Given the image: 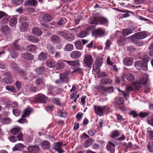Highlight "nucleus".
<instances>
[{
  "instance_id": "obj_1",
  "label": "nucleus",
  "mask_w": 153,
  "mask_h": 153,
  "mask_svg": "<svg viewBox=\"0 0 153 153\" xmlns=\"http://www.w3.org/2000/svg\"><path fill=\"white\" fill-rule=\"evenodd\" d=\"M148 79V75L144 74L140 77L139 80H137L133 84H134L136 89H138L141 87L142 85H144L147 83Z\"/></svg>"
},
{
  "instance_id": "obj_2",
  "label": "nucleus",
  "mask_w": 153,
  "mask_h": 153,
  "mask_svg": "<svg viewBox=\"0 0 153 153\" xmlns=\"http://www.w3.org/2000/svg\"><path fill=\"white\" fill-rule=\"evenodd\" d=\"M64 61L67 63L68 65L72 66L73 69V73L78 72L79 73H82V68H80L79 66L80 64L78 61H70L64 60Z\"/></svg>"
},
{
  "instance_id": "obj_3",
  "label": "nucleus",
  "mask_w": 153,
  "mask_h": 153,
  "mask_svg": "<svg viewBox=\"0 0 153 153\" xmlns=\"http://www.w3.org/2000/svg\"><path fill=\"white\" fill-rule=\"evenodd\" d=\"M48 98L45 95L39 94L35 96L33 100L36 103H46Z\"/></svg>"
},
{
  "instance_id": "obj_4",
  "label": "nucleus",
  "mask_w": 153,
  "mask_h": 153,
  "mask_svg": "<svg viewBox=\"0 0 153 153\" xmlns=\"http://www.w3.org/2000/svg\"><path fill=\"white\" fill-rule=\"evenodd\" d=\"M149 60H146V61L144 62H142L140 61H137L134 63L135 67L138 70H143L146 71L148 69L147 62Z\"/></svg>"
},
{
  "instance_id": "obj_5",
  "label": "nucleus",
  "mask_w": 153,
  "mask_h": 153,
  "mask_svg": "<svg viewBox=\"0 0 153 153\" xmlns=\"http://www.w3.org/2000/svg\"><path fill=\"white\" fill-rule=\"evenodd\" d=\"M99 22L101 24H107L108 21L106 18L103 17H94L90 23L97 25L98 24Z\"/></svg>"
},
{
  "instance_id": "obj_6",
  "label": "nucleus",
  "mask_w": 153,
  "mask_h": 153,
  "mask_svg": "<svg viewBox=\"0 0 153 153\" xmlns=\"http://www.w3.org/2000/svg\"><path fill=\"white\" fill-rule=\"evenodd\" d=\"M94 107L96 114L99 116H101L103 115L104 111L106 108L105 105L102 106L94 105Z\"/></svg>"
},
{
  "instance_id": "obj_7",
  "label": "nucleus",
  "mask_w": 153,
  "mask_h": 153,
  "mask_svg": "<svg viewBox=\"0 0 153 153\" xmlns=\"http://www.w3.org/2000/svg\"><path fill=\"white\" fill-rule=\"evenodd\" d=\"M5 75V77L3 79V82L5 84H11L14 81L10 73L7 72Z\"/></svg>"
},
{
  "instance_id": "obj_8",
  "label": "nucleus",
  "mask_w": 153,
  "mask_h": 153,
  "mask_svg": "<svg viewBox=\"0 0 153 153\" xmlns=\"http://www.w3.org/2000/svg\"><path fill=\"white\" fill-rule=\"evenodd\" d=\"M121 78L124 81H125V79H126L127 80L130 82L133 81L135 79L134 75L130 73H127L126 74L123 73L121 75Z\"/></svg>"
},
{
  "instance_id": "obj_9",
  "label": "nucleus",
  "mask_w": 153,
  "mask_h": 153,
  "mask_svg": "<svg viewBox=\"0 0 153 153\" xmlns=\"http://www.w3.org/2000/svg\"><path fill=\"white\" fill-rule=\"evenodd\" d=\"M60 35L63 37L66 40L69 41H71L75 39V36L73 34L67 33L63 32L60 33Z\"/></svg>"
},
{
  "instance_id": "obj_10",
  "label": "nucleus",
  "mask_w": 153,
  "mask_h": 153,
  "mask_svg": "<svg viewBox=\"0 0 153 153\" xmlns=\"http://www.w3.org/2000/svg\"><path fill=\"white\" fill-rule=\"evenodd\" d=\"M83 62L88 67H90L93 62V59L91 55H86L85 56Z\"/></svg>"
},
{
  "instance_id": "obj_11",
  "label": "nucleus",
  "mask_w": 153,
  "mask_h": 153,
  "mask_svg": "<svg viewBox=\"0 0 153 153\" xmlns=\"http://www.w3.org/2000/svg\"><path fill=\"white\" fill-rule=\"evenodd\" d=\"M62 143L61 142L55 143L53 145L54 149L56 150L58 153H63L64 151L62 149Z\"/></svg>"
},
{
  "instance_id": "obj_12",
  "label": "nucleus",
  "mask_w": 153,
  "mask_h": 153,
  "mask_svg": "<svg viewBox=\"0 0 153 153\" xmlns=\"http://www.w3.org/2000/svg\"><path fill=\"white\" fill-rule=\"evenodd\" d=\"M134 36L136 38L141 39L145 38L147 36V35L144 31L138 32L134 35Z\"/></svg>"
},
{
  "instance_id": "obj_13",
  "label": "nucleus",
  "mask_w": 153,
  "mask_h": 153,
  "mask_svg": "<svg viewBox=\"0 0 153 153\" xmlns=\"http://www.w3.org/2000/svg\"><path fill=\"white\" fill-rule=\"evenodd\" d=\"M107 150L111 153H114L115 151V145L111 141H109L107 144Z\"/></svg>"
},
{
  "instance_id": "obj_14",
  "label": "nucleus",
  "mask_w": 153,
  "mask_h": 153,
  "mask_svg": "<svg viewBox=\"0 0 153 153\" xmlns=\"http://www.w3.org/2000/svg\"><path fill=\"white\" fill-rule=\"evenodd\" d=\"M81 55V53L78 51H72L71 54V57L73 59H77L79 58Z\"/></svg>"
},
{
  "instance_id": "obj_15",
  "label": "nucleus",
  "mask_w": 153,
  "mask_h": 153,
  "mask_svg": "<svg viewBox=\"0 0 153 153\" xmlns=\"http://www.w3.org/2000/svg\"><path fill=\"white\" fill-rule=\"evenodd\" d=\"M133 60V59L132 58L128 57L123 59V62L125 65L130 66L132 64Z\"/></svg>"
},
{
  "instance_id": "obj_16",
  "label": "nucleus",
  "mask_w": 153,
  "mask_h": 153,
  "mask_svg": "<svg viewBox=\"0 0 153 153\" xmlns=\"http://www.w3.org/2000/svg\"><path fill=\"white\" fill-rule=\"evenodd\" d=\"M27 149L30 153H36L39 151V148L37 146H31L28 147Z\"/></svg>"
},
{
  "instance_id": "obj_17",
  "label": "nucleus",
  "mask_w": 153,
  "mask_h": 153,
  "mask_svg": "<svg viewBox=\"0 0 153 153\" xmlns=\"http://www.w3.org/2000/svg\"><path fill=\"white\" fill-rule=\"evenodd\" d=\"M60 76V80L58 81H56L55 82L56 84H59L61 82H66L67 79V75L65 74H59Z\"/></svg>"
},
{
  "instance_id": "obj_18",
  "label": "nucleus",
  "mask_w": 153,
  "mask_h": 153,
  "mask_svg": "<svg viewBox=\"0 0 153 153\" xmlns=\"http://www.w3.org/2000/svg\"><path fill=\"white\" fill-rule=\"evenodd\" d=\"M51 41L55 43H58L60 42V39L56 35H53L51 37Z\"/></svg>"
},
{
  "instance_id": "obj_19",
  "label": "nucleus",
  "mask_w": 153,
  "mask_h": 153,
  "mask_svg": "<svg viewBox=\"0 0 153 153\" xmlns=\"http://www.w3.org/2000/svg\"><path fill=\"white\" fill-rule=\"evenodd\" d=\"M1 30L5 35L9 34L11 32L8 26L6 25L2 26Z\"/></svg>"
},
{
  "instance_id": "obj_20",
  "label": "nucleus",
  "mask_w": 153,
  "mask_h": 153,
  "mask_svg": "<svg viewBox=\"0 0 153 153\" xmlns=\"http://www.w3.org/2000/svg\"><path fill=\"white\" fill-rule=\"evenodd\" d=\"M22 56L23 58L27 60H32L33 59V56L28 52L23 53L22 54Z\"/></svg>"
},
{
  "instance_id": "obj_21",
  "label": "nucleus",
  "mask_w": 153,
  "mask_h": 153,
  "mask_svg": "<svg viewBox=\"0 0 153 153\" xmlns=\"http://www.w3.org/2000/svg\"><path fill=\"white\" fill-rule=\"evenodd\" d=\"M32 33H33L37 36H39L41 35L42 31L41 30L37 27H35L32 29Z\"/></svg>"
},
{
  "instance_id": "obj_22",
  "label": "nucleus",
  "mask_w": 153,
  "mask_h": 153,
  "mask_svg": "<svg viewBox=\"0 0 153 153\" xmlns=\"http://www.w3.org/2000/svg\"><path fill=\"white\" fill-rule=\"evenodd\" d=\"M95 34L96 35L101 36L105 33V31L102 28H98L95 30Z\"/></svg>"
},
{
  "instance_id": "obj_23",
  "label": "nucleus",
  "mask_w": 153,
  "mask_h": 153,
  "mask_svg": "<svg viewBox=\"0 0 153 153\" xmlns=\"http://www.w3.org/2000/svg\"><path fill=\"white\" fill-rule=\"evenodd\" d=\"M113 89L112 87L104 88L103 89V95L106 96L107 95L106 93H110L113 92Z\"/></svg>"
},
{
  "instance_id": "obj_24",
  "label": "nucleus",
  "mask_w": 153,
  "mask_h": 153,
  "mask_svg": "<svg viewBox=\"0 0 153 153\" xmlns=\"http://www.w3.org/2000/svg\"><path fill=\"white\" fill-rule=\"evenodd\" d=\"M52 19V17L48 14H44L42 17V21L45 22H50L51 21Z\"/></svg>"
},
{
  "instance_id": "obj_25",
  "label": "nucleus",
  "mask_w": 153,
  "mask_h": 153,
  "mask_svg": "<svg viewBox=\"0 0 153 153\" xmlns=\"http://www.w3.org/2000/svg\"><path fill=\"white\" fill-rule=\"evenodd\" d=\"M38 58L41 61L46 60L47 58V53H45L43 52L41 53L38 56Z\"/></svg>"
},
{
  "instance_id": "obj_26",
  "label": "nucleus",
  "mask_w": 153,
  "mask_h": 153,
  "mask_svg": "<svg viewBox=\"0 0 153 153\" xmlns=\"http://www.w3.org/2000/svg\"><path fill=\"white\" fill-rule=\"evenodd\" d=\"M27 39L29 41L33 42H38L39 41L38 38L31 35L27 36Z\"/></svg>"
},
{
  "instance_id": "obj_27",
  "label": "nucleus",
  "mask_w": 153,
  "mask_h": 153,
  "mask_svg": "<svg viewBox=\"0 0 153 153\" xmlns=\"http://www.w3.org/2000/svg\"><path fill=\"white\" fill-rule=\"evenodd\" d=\"M41 146L44 149H48L50 147V143L48 141H45L42 143Z\"/></svg>"
},
{
  "instance_id": "obj_28",
  "label": "nucleus",
  "mask_w": 153,
  "mask_h": 153,
  "mask_svg": "<svg viewBox=\"0 0 153 153\" xmlns=\"http://www.w3.org/2000/svg\"><path fill=\"white\" fill-rule=\"evenodd\" d=\"M28 27V25L27 22H24L22 23L20 28L21 31L24 32L26 30Z\"/></svg>"
},
{
  "instance_id": "obj_29",
  "label": "nucleus",
  "mask_w": 153,
  "mask_h": 153,
  "mask_svg": "<svg viewBox=\"0 0 153 153\" xmlns=\"http://www.w3.org/2000/svg\"><path fill=\"white\" fill-rule=\"evenodd\" d=\"M48 52L50 54H53L54 52V49L51 44H48L47 45Z\"/></svg>"
},
{
  "instance_id": "obj_30",
  "label": "nucleus",
  "mask_w": 153,
  "mask_h": 153,
  "mask_svg": "<svg viewBox=\"0 0 153 153\" xmlns=\"http://www.w3.org/2000/svg\"><path fill=\"white\" fill-rule=\"evenodd\" d=\"M102 84H110L111 83L112 81L108 78H103L101 80Z\"/></svg>"
},
{
  "instance_id": "obj_31",
  "label": "nucleus",
  "mask_w": 153,
  "mask_h": 153,
  "mask_svg": "<svg viewBox=\"0 0 153 153\" xmlns=\"http://www.w3.org/2000/svg\"><path fill=\"white\" fill-rule=\"evenodd\" d=\"M133 89V88L131 86H129L126 88L125 91V95H124V97L126 100L127 99L126 97L128 95L130 91L132 90Z\"/></svg>"
},
{
  "instance_id": "obj_32",
  "label": "nucleus",
  "mask_w": 153,
  "mask_h": 153,
  "mask_svg": "<svg viewBox=\"0 0 153 153\" xmlns=\"http://www.w3.org/2000/svg\"><path fill=\"white\" fill-rule=\"evenodd\" d=\"M73 48V45L72 44L68 43L65 45L64 49L65 50L67 51H72Z\"/></svg>"
},
{
  "instance_id": "obj_33",
  "label": "nucleus",
  "mask_w": 153,
  "mask_h": 153,
  "mask_svg": "<svg viewBox=\"0 0 153 153\" xmlns=\"http://www.w3.org/2000/svg\"><path fill=\"white\" fill-rule=\"evenodd\" d=\"M56 66L57 69H61L63 68L64 64L61 60H59L57 62Z\"/></svg>"
},
{
  "instance_id": "obj_34",
  "label": "nucleus",
  "mask_w": 153,
  "mask_h": 153,
  "mask_svg": "<svg viewBox=\"0 0 153 153\" xmlns=\"http://www.w3.org/2000/svg\"><path fill=\"white\" fill-rule=\"evenodd\" d=\"M45 70L44 67H41L36 69L35 71L39 74H42L45 72Z\"/></svg>"
},
{
  "instance_id": "obj_35",
  "label": "nucleus",
  "mask_w": 153,
  "mask_h": 153,
  "mask_svg": "<svg viewBox=\"0 0 153 153\" xmlns=\"http://www.w3.org/2000/svg\"><path fill=\"white\" fill-rule=\"evenodd\" d=\"M24 148V145L22 144L19 143L16 144L13 148V149L14 151L20 150Z\"/></svg>"
},
{
  "instance_id": "obj_36",
  "label": "nucleus",
  "mask_w": 153,
  "mask_h": 153,
  "mask_svg": "<svg viewBox=\"0 0 153 153\" xmlns=\"http://www.w3.org/2000/svg\"><path fill=\"white\" fill-rule=\"evenodd\" d=\"M38 3L36 0H32L29 1L25 5L35 6Z\"/></svg>"
},
{
  "instance_id": "obj_37",
  "label": "nucleus",
  "mask_w": 153,
  "mask_h": 153,
  "mask_svg": "<svg viewBox=\"0 0 153 153\" xmlns=\"http://www.w3.org/2000/svg\"><path fill=\"white\" fill-rule=\"evenodd\" d=\"M17 19L16 18H11L9 20V24L11 26H13L16 24Z\"/></svg>"
},
{
  "instance_id": "obj_38",
  "label": "nucleus",
  "mask_w": 153,
  "mask_h": 153,
  "mask_svg": "<svg viewBox=\"0 0 153 153\" xmlns=\"http://www.w3.org/2000/svg\"><path fill=\"white\" fill-rule=\"evenodd\" d=\"M36 46L33 45H30L27 47V51L30 52L34 51L36 50Z\"/></svg>"
},
{
  "instance_id": "obj_39",
  "label": "nucleus",
  "mask_w": 153,
  "mask_h": 153,
  "mask_svg": "<svg viewBox=\"0 0 153 153\" xmlns=\"http://www.w3.org/2000/svg\"><path fill=\"white\" fill-rule=\"evenodd\" d=\"M132 33V30L131 28L127 29L123 31V33L124 36L128 35Z\"/></svg>"
},
{
  "instance_id": "obj_40",
  "label": "nucleus",
  "mask_w": 153,
  "mask_h": 153,
  "mask_svg": "<svg viewBox=\"0 0 153 153\" xmlns=\"http://www.w3.org/2000/svg\"><path fill=\"white\" fill-rule=\"evenodd\" d=\"M21 129L19 127H16L13 128L11 131V133L13 134L17 135L19 133V131Z\"/></svg>"
},
{
  "instance_id": "obj_41",
  "label": "nucleus",
  "mask_w": 153,
  "mask_h": 153,
  "mask_svg": "<svg viewBox=\"0 0 153 153\" xmlns=\"http://www.w3.org/2000/svg\"><path fill=\"white\" fill-rule=\"evenodd\" d=\"M46 64L48 67L51 68L55 65V63L53 60H49L46 62Z\"/></svg>"
},
{
  "instance_id": "obj_42",
  "label": "nucleus",
  "mask_w": 153,
  "mask_h": 153,
  "mask_svg": "<svg viewBox=\"0 0 153 153\" xmlns=\"http://www.w3.org/2000/svg\"><path fill=\"white\" fill-rule=\"evenodd\" d=\"M1 120L2 123L5 124H9L11 122V120L8 117L4 118Z\"/></svg>"
},
{
  "instance_id": "obj_43",
  "label": "nucleus",
  "mask_w": 153,
  "mask_h": 153,
  "mask_svg": "<svg viewBox=\"0 0 153 153\" xmlns=\"http://www.w3.org/2000/svg\"><path fill=\"white\" fill-rule=\"evenodd\" d=\"M93 143V140L92 139H89L86 140L85 143V147L87 148L91 146Z\"/></svg>"
},
{
  "instance_id": "obj_44",
  "label": "nucleus",
  "mask_w": 153,
  "mask_h": 153,
  "mask_svg": "<svg viewBox=\"0 0 153 153\" xmlns=\"http://www.w3.org/2000/svg\"><path fill=\"white\" fill-rule=\"evenodd\" d=\"M87 35V32L86 31H82L79 34H77V37L81 38H84Z\"/></svg>"
},
{
  "instance_id": "obj_45",
  "label": "nucleus",
  "mask_w": 153,
  "mask_h": 153,
  "mask_svg": "<svg viewBox=\"0 0 153 153\" xmlns=\"http://www.w3.org/2000/svg\"><path fill=\"white\" fill-rule=\"evenodd\" d=\"M126 43L125 39L123 37H121L117 42V43L119 45H123Z\"/></svg>"
},
{
  "instance_id": "obj_46",
  "label": "nucleus",
  "mask_w": 153,
  "mask_h": 153,
  "mask_svg": "<svg viewBox=\"0 0 153 153\" xmlns=\"http://www.w3.org/2000/svg\"><path fill=\"white\" fill-rule=\"evenodd\" d=\"M23 0H12V2L13 4L15 6L19 5L22 3Z\"/></svg>"
},
{
  "instance_id": "obj_47",
  "label": "nucleus",
  "mask_w": 153,
  "mask_h": 153,
  "mask_svg": "<svg viewBox=\"0 0 153 153\" xmlns=\"http://www.w3.org/2000/svg\"><path fill=\"white\" fill-rule=\"evenodd\" d=\"M30 113V110L29 108H26L24 110V113L23 117H26L29 116Z\"/></svg>"
},
{
  "instance_id": "obj_48",
  "label": "nucleus",
  "mask_w": 153,
  "mask_h": 153,
  "mask_svg": "<svg viewBox=\"0 0 153 153\" xmlns=\"http://www.w3.org/2000/svg\"><path fill=\"white\" fill-rule=\"evenodd\" d=\"M6 90L11 91L13 93H14L16 91V89L13 86H7L6 87Z\"/></svg>"
},
{
  "instance_id": "obj_49",
  "label": "nucleus",
  "mask_w": 153,
  "mask_h": 153,
  "mask_svg": "<svg viewBox=\"0 0 153 153\" xmlns=\"http://www.w3.org/2000/svg\"><path fill=\"white\" fill-rule=\"evenodd\" d=\"M76 48L78 49H81L82 48V44L80 41H77L75 43Z\"/></svg>"
},
{
  "instance_id": "obj_50",
  "label": "nucleus",
  "mask_w": 153,
  "mask_h": 153,
  "mask_svg": "<svg viewBox=\"0 0 153 153\" xmlns=\"http://www.w3.org/2000/svg\"><path fill=\"white\" fill-rule=\"evenodd\" d=\"M148 150L151 152H153V142L149 143L148 145Z\"/></svg>"
},
{
  "instance_id": "obj_51",
  "label": "nucleus",
  "mask_w": 153,
  "mask_h": 153,
  "mask_svg": "<svg viewBox=\"0 0 153 153\" xmlns=\"http://www.w3.org/2000/svg\"><path fill=\"white\" fill-rule=\"evenodd\" d=\"M149 113L148 112H140L139 114V115L140 117L142 118L145 117H147L148 115H149Z\"/></svg>"
},
{
  "instance_id": "obj_52",
  "label": "nucleus",
  "mask_w": 153,
  "mask_h": 153,
  "mask_svg": "<svg viewBox=\"0 0 153 153\" xmlns=\"http://www.w3.org/2000/svg\"><path fill=\"white\" fill-rule=\"evenodd\" d=\"M66 114L67 113L63 109L59 111V115L61 117H65Z\"/></svg>"
},
{
  "instance_id": "obj_53",
  "label": "nucleus",
  "mask_w": 153,
  "mask_h": 153,
  "mask_svg": "<svg viewBox=\"0 0 153 153\" xmlns=\"http://www.w3.org/2000/svg\"><path fill=\"white\" fill-rule=\"evenodd\" d=\"M25 117H23L22 115V118L18 120V122L20 123H27V120L26 119H25Z\"/></svg>"
},
{
  "instance_id": "obj_54",
  "label": "nucleus",
  "mask_w": 153,
  "mask_h": 153,
  "mask_svg": "<svg viewBox=\"0 0 153 153\" xmlns=\"http://www.w3.org/2000/svg\"><path fill=\"white\" fill-rule=\"evenodd\" d=\"M96 62L98 66H100L103 63V59L102 58H98L96 59Z\"/></svg>"
},
{
  "instance_id": "obj_55",
  "label": "nucleus",
  "mask_w": 153,
  "mask_h": 153,
  "mask_svg": "<svg viewBox=\"0 0 153 153\" xmlns=\"http://www.w3.org/2000/svg\"><path fill=\"white\" fill-rule=\"evenodd\" d=\"M36 84L37 85H40L44 83V80L41 78L38 79L36 81Z\"/></svg>"
},
{
  "instance_id": "obj_56",
  "label": "nucleus",
  "mask_w": 153,
  "mask_h": 153,
  "mask_svg": "<svg viewBox=\"0 0 153 153\" xmlns=\"http://www.w3.org/2000/svg\"><path fill=\"white\" fill-rule=\"evenodd\" d=\"M83 114L82 112L78 113L76 116V118L77 120L80 121L82 117Z\"/></svg>"
},
{
  "instance_id": "obj_57",
  "label": "nucleus",
  "mask_w": 153,
  "mask_h": 153,
  "mask_svg": "<svg viewBox=\"0 0 153 153\" xmlns=\"http://www.w3.org/2000/svg\"><path fill=\"white\" fill-rule=\"evenodd\" d=\"M20 111L18 109H13V114L16 116H19L20 114Z\"/></svg>"
},
{
  "instance_id": "obj_58",
  "label": "nucleus",
  "mask_w": 153,
  "mask_h": 153,
  "mask_svg": "<svg viewBox=\"0 0 153 153\" xmlns=\"http://www.w3.org/2000/svg\"><path fill=\"white\" fill-rule=\"evenodd\" d=\"M18 73L19 74L20 76L23 78L26 79V74L22 70H19Z\"/></svg>"
},
{
  "instance_id": "obj_59",
  "label": "nucleus",
  "mask_w": 153,
  "mask_h": 153,
  "mask_svg": "<svg viewBox=\"0 0 153 153\" xmlns=\"http://www.w3.org/2000/svg\"><path fill=\"white\" fill-rule=\"evenodd\" d=\"M53 102L55 104L58 105H60V103L59 102V100L58 98H53L52 99Z\"/></svg>"
},
{
  "instance_id": "obj_60",
  "label": "nucleus",
  "mask_w": 153,
  "mask_h": 153,
  "mask_svg": "<svg viewBox=\"0 0 153 153\" xmlns=\"http://www.w3.org/2000/svg\"><path fill=\"white\" fill-rule=\"evenodd\" d=\"M88 134L91 136H93L95 135V132L93 129H92L88 130Z\"/></svg>"
},
{
  "instance_id": "obj_61",
  "label": "nucleus",
  "mask_w": 153,
  "mask_h": 153,
  "mask_svg": "<svg viewBox=\"0 0 153 153\" xmlns=\"http://www.w3.org/2000/svg\"><path fill=\"white\" fill-rule=\"evenodd\" d=\"M124 101V100L123 98L122 97H119L118 99L117 103L118 105H120L123 103Z\"/></svg>"
},
{
  "instance_id": "obj_62",
  "label": "nucleus",
  "mask_w": 153,
  "mask_h": 153,
  "mask_svg": "<svg viewBox=\"0 0 153 153\" xmlns=\"http://www.w3.org/2000/svg\"><path fill=\"white\" fill-rule=\"evenodd\" d=\"M135 44L138 46H142L144 44V42L142 40H137Z\"/></svg>"
},
{
  "instance_id": "obj_63",
  "label": "nucleus",
  "mask_w": 153,
  "mask_h": 153,
  "mask_svg": "<svg viewBox=\"0 0 153 153\" xmlns=\"http://www.w3.org/2000/svg\"><path fill=\"white\" fill-rule=\"evenodd\" d=\"M119 135V132L117 131H116L113 132L112 134V137H118Z\"/></svg>"
},
{
  "instance_id": "obj_64",
  "label": "nucleus",
  "mask_w": 153,
  "mask_h": 153,
  "mask_svg": "<svg viewBox=\"0 0 153 153\" xmlns=\"http://www.w3.org/2000/svg\"><path fill=\"white\" fill-rule=\"evenodd\" d=\"M147 120L148 123L153 126V116L151 118H148Z\"/></svg>"
}]
</instances>
